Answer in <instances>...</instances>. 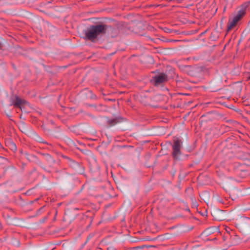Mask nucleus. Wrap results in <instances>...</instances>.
I'll return each instance as SVG.
<instances>
[{"label": "nucleus", "mask_w": 250, "mask_h": 250, "mask_svg": "<svg viewBox=\"0 0 250 250\" xmlns=\"http://www.w3.org/2000/svg\"><path fill=\"white\" fill-rule=\"evenodd\" d=\"M107 29V26L103 23L90 25L85 31L83 38L94 42L99 36L105 34Z\"/></svg>", "instance_id": "f257e3e1"}, {"label": "nucleus", "mask_w": 250, "mask_h": 250, "mask_svg": "<svg viewBox=\"0 0 250 250\" xmlns=\"http://www.w3.org/2000/svg\"><path fill=\"white\" fill-rule=\"evenodd\" d=\"M242 8L238 11L237 14L233 19L229 20L227 24V32H229L233 27L236 26L237 22L243 18L246 14V8L248 6V4H244L242 5Z\"/></svg>", "instance_id": "f03ea898"}, {"label": "nucleus", "mask_w": 250, "mask_h": 250, "mask_svg": "<svg viewBox=\"0 0 250 250\" xmlns=\"http://www.w3.org/2000/svg\"><path fill=\"white\" fill-rule=\"evenodd\" d=\"M182 141L179 138H176L173 140V144L172 145V151L171 155L175 160L179 159L180 155H181V148L182 146Z\"/></svg>", "instance_id": "7ed1b4c3"}, {"label": "nucleus", "mask_w": 250, "mask_h": 250, "mask_svg": "<svg viewBox=\"0 0 250 250\" xmlns=\"http://www.w3.org/2000/svg\"><path fill=\"white\" fill-rule=\"evenodd\" d=\"M43 156L42 159V163L39 161L38 162L43 166L44 168L47 169V168H51L53 167V164L54 163V160L52 157L48 154H42Z\"/></svg>", "instance_id": "20e7f679"}, {"label": "nucleus", "mask_w": 250, "mask_h": 250, "mask_svg": "<svg viewBox=\"0 0 250 250\" xmlns=\"http://www.w3.org/2000/svg\"><path fill=\"white\" fill-rule=\"evenodd\" d=\"M168 81L167 76L164 73L152 77L151 83L155 86H158Z\"/></svg>", "instance_id": "39448f33"}, {"label": "nucleus", "mask_w": 250, "mask_h": 250, "mask_svg": "<svg viewBox=\"0 0 250 250\" xmlns=\"http://www.w3.org/2000/svg\"><path fill=\"white\" fill-rule=\"evenodd\" d=\"M123 118L121 117H117L113 119H109L107 121L108 126H112L123 121Z\"/></svg>", "instance_id": "423d86ee"}, {"label": "nucleus", "mask_w": 250, "mask_h": 250, "mask_svg": "<svg viewBox=\"0 0 250 250\" xmlns=\"http://www.w3.org/2000/svg\"><path fill=\"white\" fill-rule=\"evenodd\" d=\"M24 103V101L21 100L18 96H16L15 100L13 105L14 106L17 107H21L20 105Z\"/></svg>", "instance_id": "0eeeda50"}, {"label": "nucleus", "mask_w": 250, "mask_h": 250, "mask_svg": "<svg viewBox=\"0 0 250 250\" xmlns=\"http://www.w3.org/2000/svg\"><path fill=\"white\" fill-rule=\"evenodd\" d=\"M8 146L9 148L13 151H15L17 150V147L15 144L12 141L10 140L7 142Z\"/></svg>", "instance_id": "6e6552de"}, {"label": "nucleus", "mask_w": 250, "mask_h": 250, "mask_svg": "<svg viewBox=\"0 0 250 250\" xmlns=\"http://www.w3.org/2000/svg\"><path fill=\"white\" fill-rule=\"evenodd\" d=\"M28 159L30 161H35L36 160H37V157L33 154L29 155Z\"/></svg>", "instance_id": "1a4fd4ad"}, {"label": "nucleus", "mask_w": 250, "mask_h": 250, "mask_svg": "<svg viewBox=\"0 0 250 250\" xmlns=\"http://www.w3.org/2000/svg\"><path fill=\"white\" fill-rule=\"evenodd\" d=\"M191 250H203V249L201 246L197 245L193 247Z\"/></svg>", "instance_id": "9d476101"}, {"label": "nucleus", "mask_w": 250, "mask_h": 250, "mask_svg": "<svg viewBox=\"0 0 250 250\" xmlns=\"http://www.w3.org/2000/svg\"><path fill=\"white\" fill-rule=\"evenodd\" d=\"M44 206H42L41 208H40L39 209L37 210L36 215H38L40 213L41 211L42 210Z\"/></svg>", "instance_id": "9b49d317"}, {"label": "nucleus", "mask_w": 250, "mask_h": 250, "mask_svg": "<svg viewBox=\"0 0 250 250\" xmlns=\"http://www.w3.org/2000/svg\"><path fill=\"white\" fill-rule=\"evenodd\" d=\"M3 47L2 44L0 42V49H2Z\"/></svg>", "instance_id": "f8f14e48"}, {"label": "nucleus", "mask_w": 250, "mask_h": 250, "mask_svg": "<svg viewBox=\"0 0 250 250\" xmlns=\"http://www.w3.org/2000/svg\"><path fill=\"white\" fill-rule=\"evenodd\" d=\"M42 143L48 144V143L46 142H42Z\"/></svg>", "instance_id": "ddd939ff"}, {"label": "nucleus", "mask_w": 250, "mask_h": 250, "mask_svg": "<svg viewBox=\"0 0 250 250\" xmlns=\"http://www.w3.org/2000/svg\"><path fill=\"white\" fill-rule=\"evenodd\" d=\"M186 210L188 211H189V209L188 208H187L186 209Z\"/></svg>", "instance_id": "4468645a"}, {"label": "nucleus", "mask_w": 250, "mask_h": 250, "mask_svg": "<svg viewBox=\"0 0 250 250\" xmlns=\"http://www.w3.org/2000/svg\"><path fill=\"white\" fill-rule=\"evenodd\" d=\"M231 122V121H230V120L228 121V122Z\"/></svg>", "instance_id": "2eb2a0df"}]
</instances>
